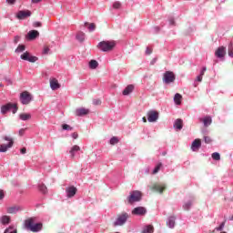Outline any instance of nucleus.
Returning a JSON list of instances; mask_svg holds the SVG:
<instances>
[{"instance_id":"39","label":"nucleus","mask_w":233,"mask_h":233,"mask_svg":"<svg viewBox=\"0 0 233 233\" xmlns=\"http://www.w3.org/2000/svg\"><path fill=\"white\" fill-rule=\"evenodd\" d=\"M113 8H114L115 10H119V8H121V3H120V2H115V3L113 4Z\"/></svg>"},{"instance_id":"35","label":"nucleus","mask_w":233,"mask_h":233,"mask_svg":"<svg viewBox=\"0 0 233 233\" xmlns=\"http://www.w3.org/2000/svg\"><path fill=\"white\" fill-rule=\"evenodd\" d=\"M119 143V139L117 138V137H113L110 139V145H117Z\"/></svg>"},{"instance_id":"11","label":"nucleus","mask_w":233,"mask_h":233,"mask_svg":"<svg viewBox=\"0 0 233 233\" xmlns=\"http://www.w3.org/2000/svg\"><path fill=\"white\" fill-rule=\"evenodd\" d=\"M20 57L24 61H29V63H35V61H37V57L30 56V53L28 52L24 53Z\"/></svg>"},{"instance_id":"49","label":"nucleus","mask_w":233,"mask_h":233,"mask_svg":"<svg viewBox=\"0 0 233 233\" xmlns=\"http://www.w3.org/2000/svg\"><path fill=\"white\" fill-rule=\"evenodd\" d=\"M93 105H101V100L100 99L94 100Z\"/></svg>"},{"instance_id":"4","label":"nucleus","mask_w":233,"mask_h":233,"mask_svg":"<svg viewBox=\"0 0 233 233\" xmlns=\"http://www.w3.org/2000/svg\"><path fill=\"white\" fill-rule=\"evenodd\" d=\"M127 219H128L127 213L118 215L116 220L114 222V227H123L127 223Z\"/></svg>"},{"instance_id":"59","label":"nucleus","mask_w":233,"mask_h":233,"mask_svg":"<svg viewBox=\"0 0 233 233\" xmlns=\"http://www.w3.org/2000/svg\"><path fill=\"white\" fill-rule=\"evenodd\" d=\"M142 120H143L144 123H147V117L144 116V117L142 118Z\"/></svg>"},{"instance_id":"24","label":"nucleus","mask_w":233,"mask_h":233,"mask_svg":"<svg viewBox=\"0 0 233 233\" xmlns=\"http://www.w3.org/2000/svg\"><path fill=\"white\" fill-rule=\"evenodd\" d=\"M167 225L169 227V228H174L176 226V217H169Z\"/></svg>"},{"instance_id":"12","label":"nucleus","mask_w":233,"mask_h":233,"mask_svg":"<svg viewBox=\"0 0 233 233\" xmlns=\"http://www.w3.org/2000/svg\"><path fill=\"white\" fill-rule=\"evenodd\" d=\"M66 193L67 198H74V196H76V194H77V187H76L74 186L67 187L66 188Z\"/></svg>"},{"instance_id":"15","label":"nucleus","mask_w":233,"mask_h":233,"mask_svg":"<svg viewBox=\"0 0 233 233\" xmlns=\"http://www.w3.org/2000/svg\"><path fill=\"white\" fill-rule=\"evenodd\" d=\"M199 148H201V139L197 138L193 141L191 145V149L193 150V152H198Z\"/></svg>"},{"instance_id":"51","label":"nucleus","mask_w":233,"mask_h":233,"mask_svg":"<svg viewBox=\"0 0 233 233\" xmlns=\"http://www.w3.org/2000/svg\"><path fill=\"white\" fill-rule=\"evenodd\" d=\"M34 26L39 27V26H42V24H41V22H35Z\"/></svg>"},{"instance_id":"28","label":"nucleus","mask_w":233,"mask_h":233,"mask_svg":"<svg viewBox=\"0 0 233 233\" xmlns=\"http://www.w3.org/2000/svg\"><path fill=\"white\" fill-rule=\"evenodd\" d=\"M183 99V96L181 94L177 93L174 96V101L176 105H181V100Z\"/></svg>"},{"instance_id":"10","label":"nucleus","mask_w":233,"mask_h":233,"mask_svg":"<svg viewBox=\"0 0 233 233\" xmlns=\"http://www.w3.org/2000/svg\"><path fill=\"white\" fill-rule=\"evenodd\" d=\"M157 119H159V113H157V111H149L147 113V121H149V123H156Z\"/></svg>"},{"instance_id":"22","label":"nucleus","mask_w":233,"mask_h":233,"mask_svg":"<svg viewBox=\"0 0 233 233\" xmlns=\"http://www.w3.org/2000/svg\"><path fill=\"white\" fill-rule=\"evenodd\" d=\"M174 128H177V130H181V128H183V120H181V118H177L175 121Z\"/></svg>"},{"instance_id":"47","label":"nucleus","mask_w":233,"mask_h":233,"mask_svg":"<svg viewBox=\"0 0 233 233\" xmlns=\"http://www.w3.org/2000/svg\"><path fill=\"white\" fill-rule=\"evenodd\" d=\"M146 54H147V56H150V54H152V49H150V47H147Z\"/></svg>"},{"instance_id":"58","label":"nucleus","mask_w":233,"mask_h":233,"mask_svg":"<svg viewBox=\"0 0 233 233\" xmlns=\"http://www.w3.org/2000/svg\"><path fill=\"white\" fill-rule=\"evenodd\" d=\"M174 23H175V22H174V19H170V20H169V24H170V25H174Z\"/></svg>"},{"instance_id":"44","label":"nucleus","mask_w":233,"mask_h":233,"mask_svg":"<svg viewBox=\"0 0 233 233\" xmlns=\"http://www.w3.org/2000/svg\"><path fill=\"white\" fill-rule=\"evenodd\" d=\"M223 228H225V222H222L218 228H217V230L218 232H221V230H223Z\"/></svg>"},{"instance_id":"14","label":"nucleus","mask_w":233,"mask_h":233,"mask_svg":"<svg viewBox=\"0 0 233 233\" xmlns=\"http://www.w3.org/2000/svg\"><path fill=\"white\" fill-rule=\"evenodd\" d=\"M88 114H90V110L84 107L77 108L75 111V115L77 116L78 117H81V116H86Z\"/></svg>"},{"instance_id":"27","label":"nucleus","mask_w":233,"mask_h":233,"mask_svg":"<svg viewBox=\"0 0 233 233\" xmlns=\"http://www.w3.org/2000/svg\"><path fill=\"white\" fill-rule=\"evenodd\" d=\"M79 150H81V147H79L77 145H75L70 150L71 157H75L76 152H79Z\"/></svg>"},{"instance_id":"37","label":"nucleus","mask_w":233,"mask_h":233,"mask_svg":"<svg viewBox=\"0 0 233 233\" xmlns=\"http://www.w3.org/2000/svg\"><path fill=\"white\" fill-rule=\"evenodd\" d=\"M161 167H163V164L159 163L157 165V167H155V169L153 170V174H157V172H159V170H161Z\"/></svg>"},{"instance_id":"6","label":"nucleus","mask_w":233,"mask_h":233,"mask_svg":"<svg viewBox=\"0 0 233 233\" xmlns=\"http://www.w3.org/2000/svg\"><path fill=\"white\" fill-rule=\"evenodd\" d=\"M5 141H8V145L2 144L0 145V152H6L8 148H12L14 147V138L11 137H4Z\"/></svg>"},{"instance_id":"9","label":"nucleus","mask_w":233,"mask_h":233,"mask_svg":"<svg viewBox=\"0 0 233 233\" xmlns=\"http://www.w3.org/2000/svg\"><path fill=\"white\" fill-rule=\"evenodd\" d=\"M150 189L154 192H158L159 194H163L165 190H167V186L165 184H154L152 187H150Z\"/></svg>"},{"instance_id":"32","label":"nucleus","mask_w":233,"mask_h":233,"mask_svg":"<svg viewBox=\"0 0 233 233\" xmlns=\"http://www.w3.org/2000/svg\"><path fill=\"white\" fill-rule=\"evenodd\" d=\"M4 233H17V228H14V226H10Z\"/></svg>"},{"instance_id":"53","label":"nucleus","mask_w":233,"mask_h":233,"mask_svg":"<svg viewBox=\"0 0 233 233\" xmlns=\"http://www.w3.org/2000/svg\"><path fill=\"white\" fill-rule=\"evenodd\" d=\"M21 154H26V147L20 149Z\"/></svg>"},{"instance_id":"55","label":"nucleus","mask_w":233,"mask_h":233,"mask_svg":"<svg viewBox=\"0 0 233 233\" xmlns=\"http://www.w3.org/2000/svg\"><path fill=\"white\" fill-rule=\"evenodd\" d=\"M5 198V193L0 190V199H3Z\"/></svg>"},{"instance_id":"13","label":"nucleus","mask_w":233,"mask_h":233,"mask_svg":"<svg viewBox=\"0 0 233 233\" xmlns=\"http://www.w3.org/2000/svg\"><path fill=\"white\" fill-rule=\"evenodd\" d=\"M132 214L135 216H145V214H147V209L143 207H137L133 209Z\"/></svg>"},{"instance_id":"34","label":"nucleus","mask_w":233,"mask_h":233,"mask_svg":"<svg viewBox=\"0 0 233 233\" xmlns=\"http://www.w3.org/2000/svg\"><path fill=\"white\" fill-rule=\"evenodd\" d=\"M212 159H214L215 161H219V159H221V155H219V153L215 152L211 155Z\"/></svg>"},{"instance_id":"5","label":"nucleus","mask_w":233,"mask_h":233,"mask_svg":"<svg viewBox=\"0 0 233 233\" xmlns=\"http://www.w3.org/2000/svg\"><path fill=\"white\" fill-rule=\"evenodd\" d=\"M9 110H12V113L15 114L17 112V104L8 103L1 107L2 114H6Z\"/></svg>"},{"instance_id":"60","label":"nucleus","mask_w":233,"mask_h":233,"mask_svg":"<svg viewBox=\"0 0 233 233\" xmlns=\"http://www.w3.org/2000/svg\"><path fill=\"white\" fill-rule=\"evenodd\" d=\"M220 233H227L226 231L220 232Z\"/></svg>"},{"instance_id":"50","label":"nucleus","mask_w":233,"mask_h":233,"mask_svg":"<svg viewBox=\"0 0 233 233\" xmlns=\"http://www.w3.org/2000/svg\"><path fill=\"white\" fill-rule=\"evenodd\" d=\"M77 137H79V135L77 133H73L72 134V138L73 139H77Z\"/></svg>"},{"instance_id":"23","label":"nucleus","mask_w":233,"mask_h":233,"mask_svg":"<svg viewBox=\"0 0 233 233\" xmlns=\"http://www.w3.org/2000/svg\"><path fill=\"white\" fill-rule=\"evenodd\" d=\"M19 210H21V208H19L18 206H14V207L7 208V213L8 214H17V212H19Z\"/></svg>"},{"instance_id":"17","label":"nucleus","mask_w":233,"mask_h":233,"mask_svg":"<svg viewBox=\"0 0 233 233\" xmlns=\"http://www.w3.org/2000/svg\"><path fill=\"white\" fill-rule=\"evenodd\" d=\"M32 15V12L26 10V11H19L16 17L18 19H26V17H30Z\"/></svg>"},{"instance_id":"1","label":"nucleus","mask_w":233,"mask_h":233,"mask_svg":"<svg viewBox=\"0 0 233 233\" xmlns=\"http://www.w3.org/2000/svg\"><path fill=\"white\" fill-rule=\"evenodd\" d=\"M25 228L31 232H40L43 230V223H35V219L31 218L25 221Z\"/></svg>"},{"instance_id":"21","label":"nucleus","mask_w":233,"mask_h":233,"mask_svg":"<svg viewBox=\"0 0 233 233\" xmlns=\"http://www.w3.org/2000/svg\"><path fill=\"white\" fill-rule=\"evenodd\" d=\"M200 121L204 124V127H209V125H212V117L206 116L204 118H201Z\"/></svg>"},{"instance_id":"40","label":"nucleus","mask_w":233,"mask_h":233,"mask_svg":"<svg viewBox=\"0 0 233 233\" xmlns=\"http://www.w3.org/2000/svg\"><path fill=\"white\" fill-rule=\"evenodd\" d=\"M62 128H63V130H70V131L74 130V127L68 126V124H64L62 126Z\"/></svg>"},{"instance_id":"52","label":"nucleus","mask_w":233,"mask_h":233,"mask_svg":"<svg viewBox=\"0 0 233 233\" xmlns=\"http://www.w3.org/2000/svg\"><path fill=\"white\" fill-rule=\"evenodd\" d=\"M6 3H8V5H14L15 0H6Z\"/></svg>"},{"instance_id":"7","label":"nucleus","mask_w":233,"mask_h":233,"mask_svg":"<svg viewBox=\"0 0 233 233\" xmlns=\"http://www.w3.org/2000/svg\"><path fill=\"white\" fill-rule=\"evenodd\" d=\"M163 81L166 85H170V83H174V81H176V75H174V72L167 71L164 74Z\"/></svg>"},{"instance_id":"3","label":"nucleus","mask_w":233,"mask_h":233,"mask_svg":"<svg viewBox=\"0 0 233 233\" xmlns=\"http://www.w3.org/2000/svg\"><path fill=\"white\" fill-rule=\"evenodd\" d=\"M141 197L142 194L140 191H132L130 192V195L127 198V203H129V205H133V203H137V201H141Z\"/></svg>"},{"instance_id":"41","label":"nucleus","mask_w":233,"mask_h":233,"mask_svg":"<svg viewBox=\"0 0 233 233\" xmlns=\"http://www.w3.org/2000/svg\"><path fill=\"white\" fill-rule=\"evenodd\" d=\"M228 56H229V57H233V46H232V44H230L228 46Z\"/></svg>"},{"instance_id":"8","label":"nucleus","mask_w":233,"mask_h":233,"mask_svg":"<svg viewBox=\"0 0 233 233\" xmlns=\"http://www.w3.org/2000/svg\"><path fill=\"white\" fill-rule=\"evenodd\" d=\"M20 101L22 105H28L32 101V96L27 91H24L20 95Z\"/></svg>"},{"instance_id":"33","label":"nucleus","mask_w":233,"mask_h":233,"mask_svg":"<svg viewBox=\"0 0 233 233\" xmlns=\"http://www.w3.org/2000/svg\"><path fill=\"white\" fill-rule=\"evenodd\" d=\"M85 26H88L89 32H94V30H96V24L94 23H91V24L85 23Z\"/></svg>"},{"instance_id":"30","label":"nucleus","mask_w":233,"mask_h":233,"mask_svg":"<svg viewBox=\"0 0 233 233\" xmlns=\"http://www.w3.org/2000/svg\"><path fill=\"white\" fill-rule=\"evenodd\" d=\"M97 66H99V63H97L96 60H91L89 62V67L92 69V70H96V68H97Z\"/></svg>"},{"instance_id":"31","label":"nucleus","mask_w":233,"mask_h":233,"mask_svg":"<svg viewBox=\"0 0 233 233\" xmlns=\"http://www.w3.org/2000/svg\"><path fill=\"white\" fill-rule=\"evenodd\" d=\"M76 39L77 41H79L80 43H83V41H85V33L83 32H78L76 35Z\"/></svg>"},{"instance_id":"54","label":"nucleus","mask_w":233,"mask_h":233,"mask_svg":"<svg viewBox=\"0 0 233 233\" xmlns=\"http://www.w3.org/2000/svg\"><path fill=\"white\" fill-rule=\"evenodd\" d=\"M25 135V129H20L19 130V136H24Z\"/></svg>"},{"instance_id":"26","label":"nucleus","mask_w":233,"mask_h":233,"mask_svg":"<svg viewBox=\"0 0 233 233\" xmlns=\"http://www.w3.org/2000/svg\"><path fill=\"white\" fill-rule=\"evenodd\" d=\"M19 118L22 121H28V119L32 118V115L28 114V113H22L19 115Z\"/></svg>"},{"instance_id":"20","label":"nucleus","mask_w":233,"mask_h":233,"mask_svg":"<svg viewBox=\"0 0 233 233\" xmlns=\"http://www.w3.org/2000/svg\"><path fill=\"white\" fill-rule=\"evenodd\" d=\"M134 92V85H128L123 91V96H128Z\"/></svg>"},{"instance_id":"16","label":"nucleus","mask_w":233,"mask_h":233,"mask_svg":"<svg viewBox=\"0 0 233 233\" xmlns=\"http://www.w3.org/2000/svg\"><path fill=\"white\" fill-rule=\"evenodd\" d=\"M50 86L52 90H58V88H61V84H59L56 78H51Z\"/></svg>"},{"instance_id":"38","label":"nucleus","mask_w":233,"mask_h":233,"mask_svg":"<svg viewBox=\"0 0 233 233\" xmlns=\"http://www.w3.org/2000/svg\"><path fill=\"white\" fill-rule=\"evenodd\" d=\"M39 190L42 192V194H46V186H45V184L40 185Z\"/></svg>"},{"instance_id":"45","label":"nucleus","mask_w":233,"mask_h":233,"mask_svg":"<svg viewBox=\"0 0 233 233\" xmlns=\"http://www.w3.org/2000/svg\"><path fill=\"white\" fill-rule=\"evenodd\" d=\"M50 52V47L47 46H44L43 54H48Z\"/></svg>"},{"instance_id":"43","label":"nucleus","mask_w":233,"mask_h":233,"mask_svg":"<svg viewBox=\"0 0 233 233\" xmlns=\"http://www.w3.org/2000/svg\"><path fill=\"white\" fill-rule=\"evenodd\" d=\"M204 141L207 144H210L212 143V138H210V137H204Z\"/></svg>"},{"instance_id":"19","label":"nucleus","mask_w":233,"mask_h":233,"mask_svg":"<svg viewBox=\"0 0 233 233\" xmlns=\"http://www.w3.org/2000/svg\"><path fill=\"white\" fill-rule=\"evenodd\" d=\"M225 54H227V52L225 51V47L224 46H220L217 49V51L215 52V56L217 57H225Z\"/></svg>"},{"instance_id":"42","label":"nucleus","mask_w":233,"mask_h":233,"mask_svg":"<svg viewBox=\"0 0 233 233\" xmlns=\"http://www.w3.org/2000/svg\"><path fill=\"white\" fill-rule=\"evenodd\" d=\"M190 207H192V202H187L184 206H183V208H184V209L185 210H188L189 208H190Z\"/></svg>"},{"instance_id":"36","label":"nucleus","mask_w":233,"mask_h":233,"mask_svg":"<svg viewBox=\"0 0 233 233\" xmlns=\"http://www.w3.org/2000/svg\"><path fill=\"white\" fill-rule=\"evenodd\" d=\"M25 48H26V47H25V46L19 45V46H17V48L15 49V52H16V53L25 52Z\"/></svg>"},{"instance_id":"57","label":"nucleus","mask_w":233,"mask_h":233,"mask_svg":"<svg viewBox=\"0 0 233 233\" xmlns=\"http://www.w3.org/2000/svg\"><path fill=\"white\" fill-rule=\"evenodd\" d=\"M32 3H41V0H32Z\"/></svg>"},{"instance_id":"25","label":"nucleus","mask_w":233,"mask_h":233,"mask_svg":"<svg viewBox=\"0 0 233 233\" xmlns=\"http://www.w3.org/2000/svg\"><path fill=\"white\" fill-rule=\"evenodd\" d=\"M10 220H11V218L8 216H2L0 218V223H2V225H9Z\"/></svg>"},{"instance_id":"48","label":"nucleus","mask_w":233,"mask_h":233,"mask_svg":"<svg viewBox=\"0 0 233 233\" xmlns=\"http://www.w3.org/2000/svg\"><path fill=\"white\" fill-rule=\"evenodd\" d=\"M197 81H198V83H201V81H203V76H201V75H198L197 76Z\"/></svg>"},{"instance_id":"2","label":"nucleus","mask_w":233,"mask_h":233,"mask_svg":"<svg viewBox=\"0 0 233 233\" xmlns=\"http://www.w3.org/2000/svg\"><path fill=\"white\" fill-rule=\"evenodd\" d=\"M97 48L102 52H112L114 48H116V42L115 41H102L98 43Z\"/></svg>"},{"instance_id":"29","label":"nucleus","mask_w":233,"mask_h":233,"mask_svg":"<svg viewBox=\"0 0 233 233\" xmlns=\"http://www.w3.org/2000/svg\"><path fill=\"white\" fill-rule=\"evenodd\" d=\"M142 233H154V226L148 225L142 230Z\"/></svg>"},{"instance_id":"46","label":"nucleus","mask_w":233,"mask_h":233,"mask_svg":"<svg viewBox=\"0 0 233 233\" xmlns=\"http://www.w3.org/2000/svg\"><path fill=\"white\" fill-rule=\"evenodd\" d=\"M205 72H207V67L202 68L199 76H201L203 77L205 76Z\"/></svg>"},{"instance_id":"18","label":"nucleus","mask_w":233,"mask_h":233,"mask_svg":"<svg viewBox=\"0 0 233 233\" xmlns=\"http://www.w3.org/2000/svg\"><path fill=\"white\" fill-rule=\"evenodd\" d=\"M36 37H39V32L37 30H31L27 34V39L34 41Z\"/></svg>"},{"instance_id":"56","label":"nucleus","mask_w":233,"mask_h":233,"mask_svg":"<svg viewBox=\"0 0 233 233\" xmlns=\"http://www.w3.org/2000/svg\"><path fill=\"white\" fill-rule=\"evenodd\" d=\"M19 39H20L19 36H15V43H19Z\"/></svg>"}]
</instances>
